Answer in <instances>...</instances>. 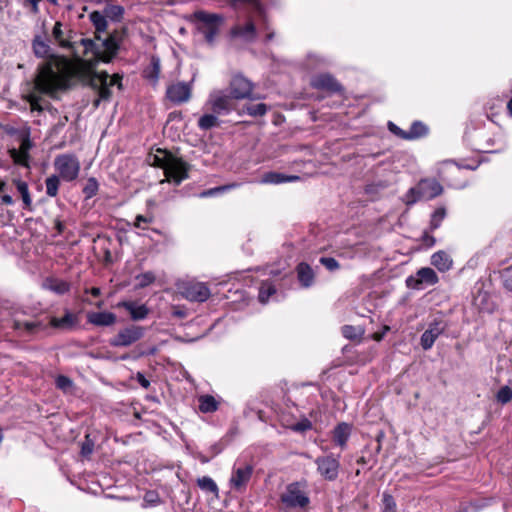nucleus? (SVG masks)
Segmentation results:
<instances>
[{
    "instance_id": "1",
    "label": "nucleus",
    "mask_w": 512,
    "mask_h": 512,
    "mask_svg": "<svg viewBox=\"0 0 512 512\" xmlns=\"http://www.w3.org/2000/svg\"><path fill=\"white\" fill-rule=\"evenodd\" d=\"M85 53L92 52L93 60L76 58L69 60L65 57L52 56L38 66L32 87L24 95L29 103L31 112H42L45 107L42 104V95L55 97L58 92L66 90L71 81L89 82L97 91L98 98L94 106L98 107L101 101H107L111 97V87H122L121 77L118 74L110 76L107 72H96L95 65L98 62L109 63L116 55L118 45L113 37H108L96 43L92 39H81Z\"/></svg>"
},
{
    "instance_id": "2",
    "label": "nucleus",
    "mask_w": 512,
    "mask_h": 512,
    "mask_svg": "<svg viewBox=\"0 0 512 512\" xmlns=\"http://www.w3.org/2000/svg\"><path fill=\"white\" fill-rule=\"evenodd\" d=\"M234 3L244 2L250 6L244 24H237L231 29V36L245 42H253L257 37V28L269 30L265 10L259 0H232Z\"/></svg>"
},
{
    "instance_id": "3",
    "label": "nucleus",
    "mask_w": 512,
    "mask_h": 512,
    "mask_svg": "<svg viewBox=\"0 0 512 512\" xmlns=\"http://www.w3.org/2000/svg\"><path fill=\"white\" fill-rule=\"evenodd\" d=\"M158 153L154 156L153 164L164 170L167 181L179 185L188 178L189 166L185 161L161 149Z\"/></svg>"
},
{
    "instance_id": "4",
    "label": "nucleus",
    "mask_w": 512,
    "mask_h": 512,
    "mask_svg": "<svg viewBox=\"0 0 512 512\" xmlns=\"http://www.w3.org/2000/svg\"><path fill=\"white\" fill-rule=\"evenodd\" d=\"M192 17L196 30L203 35L209 45H213L224 24V17L202 10L196 11Z\"/></svg>"
},
{
    "instance_id": "5",
    "label": "nucleus",
    "mask_w": 512,
    "mask_h": 512,
    "mask_svg": "<svg viewBox=\"0 0 512 512\" xmlns=\"http://www.w3.org/2000/svg\"><path fill=\"white\" fill-rule=\"evenodd\" d=\"M443 192L442 185L431 178L421 179L415 187L410 188L404 196L407 205H413L421 200H431L441 195Z\"/></svg>"
},
{
    "instance_id": "6",
    "label": "nucleus",
    "mask_w": 512,
    "mask_h": 512,
    "mask_svg": "<svg viewBox=\"0 0 512 512\" xmlns=\"http://www.w3.org/2000/svg\"><path fill=\"white\" fill-rule=\"evenodd\" d=\"M234 99L224 89H215L209 93V96L204 104V109L212 111L221 116L228 115L234 110Z\"/></svg>"
},
{
    "instance_id": "7",
    "label": "nucleus",
    "mask_w": 512,
    "mask_h": 512,
    "mask_svg": "<svg viewBox=\"0 0 512 512\" xmlns=\"http://www.w3.org/2000/svg\"><path fill=\"white\" fill-rule=\"evenodd\" d=\"M54 167L58 172V177L66 182L77 179L80 172V162L73 154H60L54 160Z\"/></svg>"
},
{
    "instance_id": "8",
    "label": "nucleus",
    "mask_w": 512,
    "mask_h": 512,
    "mask_svg": "<svg viewBox=\"0 0 512 512\" xmlns=\"http://www.w3.org/2000/svg\"><path fill=\"white\" fill-rule=\"evenodd\" d=\"M280 499L287 508H304L310 502L307 493L298 482L289 484L281 494Z\"/></svg>"
},
{
    "instance_id": "9",
    "label": "nucleus",
    "mask_w": 512,
    "mask_h": 512,
    "mask_svg": "<svg viewBox=\"0 0 512 512\" xmlns=\"http://www.w3.org/2000/svg\"><path fill=\"white\" fill-rule=\"evenodd\" d=\"M145 333V329L138 325H129L121 329L109 343L113 347H128L140 340Z\"/></svg>"
},
{
    "instance_id": "10",
    "label": "nucleus",
    "mask_w": 512,
    "mask_h": 512,
    "mask_svg": "<svg viewBox=\"0 0 512 512\" xmlns=\"http://www.w3.org/2000/svg\"><path fill=\"white\" fill-rule=\"evenodd\" d=\"M439 278L436 272L429 267L419 269L415 274L410 275L406 279V285L410 289L422 290L428 286L438 283Z\"/></svg>"
},
{
    "instance_id": "11",
    "label": "nucleus",
    "mask_w": 512,
    "mask_h": 512,
    "mask_svg": "<svg viewBox=\"0 0 512 512\" xmlns=\"http://www.w3.org/2000/svg\"><path fill=\"white\" fill-rule=\"evenodd\" d=\"M317 472L327 481H334L338 478L340 471L339 457L333 454L320 456L315 459Z\"/></svg>"
},
{
    "instance_id": "12",
    "label": "nucleus",
    "mask_w": 512,
    "mask_h": 512,
    "mask_svg": "<svg viewBox=\"0 0 512 512\" xmlns=\"http://www.w3.org/2000/svg\"><path fill=\"white\" fill-rule=\"evenodd\" d=\"M253 466L250 464H235L229 479L230 487L238 492H243L253 474Z\"/></svg>"
},
{
    "instance_id": "13",
    "label": "nucleus",
    "mask_w": 512,
    "mask_h": 512,
    "mask_svg": "<svg viewBox=\"0 0 512 512\" xmlns=\"http://www.w3.org/2000/svg\"><path fill=\"white\" fill-rule=\"evenodd\" d=\"M228 93L234 100L252 99L253 84L242 75H235L229 85Z\"/></svg>"
},
{
    "instance_id": "14",
    "label": "nucleus",
    "mask_w": 512,
    "mask_h": 512,
    "mask_svg": "<svg viewBox=\"0 0 512 512\" xmlns=\"http://www.w3.org/2000/svg\"><path fill=\"white\" fill-rule=\"evenodd\" d=\"M446 328L447 324L442 319H435L432 322H430L428 328L421 335V347L424 350L431 349L437 338L445 332Z\"/></svg>"
},
{
    "instance_id": "15",
    "label": "nucleus",
    "mask_w": 512,
    "mask_h": 512,
    "mask_svg": "<svg viewBox=\"0 0 512 512\" xmlns=\"http://www.w3.org/2000/svg\"><path fill=\"white\" fill-rule=\"evenodd\" d=\"M191 94L192 84L186 82H177L172 84L166 91L167 98L175 104L188 102L191 98Z\"/></svg>"
},
{
    "instance_id": "16",
    "label": "nucleus",
    "mask_w": 512,
    "mask_h": 512,
    "mask_svg": "<svg viewBox=\"0 0 512 512\" xmlns=\"http://www.w3.org/2000/svg\"><path fill=\"white\" fill-rule=\"evenodd\" d=\"M181 293L187 300L195 302H204L211 295L210 289L201 282L184 285Z\"/></svg>"
},
{
    "instance_id": "17",
    "label": "nucleus",
    "mask_w": 512,
    "mask_h": 512,
    "mask_svg": "<svg viewBox=\"0 0 512 512\" xmlns=\"http://www.w3.org/2000/svg\"><path fill=\"white\" fill-rule=\"evenodd\" d=\"M352 433V425L341 422L332 431V439L336 446L344 449Z\"/></svg>"
},
{
    "instance_id": "18",
    "label": "nucleus",
    "mask_w": 512,
    "mask_h": 512,
    "mask_svg": "<svg viewBox=\"0 0 512 512\" xmlns=\"http://www.w3.org/2000/svg\"><path fill=\"white\" fill-rule=\"evenodd\" d=\"M298 180H300V177L297 175H286L284 173L270 171L262 175L259 183L277 185L287 182H295Z\"/></svg>"
},
{
    "instance_id": "19",
    "label": "nucleus",
    "mask_w": 512,
    "mask_h": 512,
    "mask_svg": "<svg viewBox=\"0 0 512 512\" xmlns=\"http://www.w3.org/2000/svg\"><path fill=\"white\" fill-rule=\"evenodd\" d=\"M87 320L89 323L100 326L107 327L111 326L116 322V315L112 312H91L87 315Z\"/></svg>"
},
{
    "instance_id": "20",
    "label": "nucleus",
    "mask_w": 512,
    "mask_h": 512,
    "mask_svg": "<svg viewBox=\"0 0 512 512\" xmlns=\"http://www.w3.org/2000/svg\"><path fill=\"white\" fill-rule=\"evenodd\" d=\"M311 85L317 89H324L333 92L340 90V85L329 74H320L315 76L311 81Z\"/></svg>"
},
{
    "instance_id": "21",
    "label": "nucleus",
    "mask_w": 512,
    "mask_h": 512,
    "mask_svg": "<svg viewBox=\"0 0 512 512\" xmlns=\"http://www.w3.org/2000/svg\"><path fill=\"white\" fill-rule=\"evenodd\" d=\"M297 278L302 287L308 288L313 285L315 274L313 269L305 262H301L296 267Z\"/></svg>"
},
{
    "instance_id": "22",
    "label": "nucleus",
    "mask_w": 512,
    "mask_h": 512,
    "mask_svg": "<svg viewBox=\"0 0 512 512\" xmlns=\"http://www.w3.org/2000/svg\"><path fill=\"white\" fill-rule=\"evenodd\" d=\"M77 323H78L77 316L68 310L65 312V315L63 317H61V318L52 317L50 319V325L53 328L63 329V330L71 329V328L75 327L77 325Z\"/></svg>"
},
{
    "instance_id": "23",
    "label": "nucleus",
    "mask_w": 512,
    "mask_h": 512,
    "mask_svg": "<svg viewBox=\"0 0 512 512\" xmlns=\"http://www.w3.org/2000/svg\"><path fill=\"white\" fill-rule=\"evenodd\" d=\"M119 306L125 308L129 313L133 320H142L145 319L149 313L148 308L144 304H137L132 301H125L119 303Z\"/></svg>"
},
{
    "instance_id": "24",
    "label": "nucleus",
    "mask_w": 512,
    "mask_h": 512,
    "mask_svg": "<svg viewBox=\"0 0 512 512\" xmlns=\"http://www.w3.org/2000/svg\"><path fill=\"white\" fill-rule=\"evenodd\" d=\"M219 114L212 111L204 113L197 122V126L200 130L207 131L214 127L220 126Z\"/></svg>"
},
{
    "instance_id": "25",
    "label": "nucleus",
    "mask_w": 512,
    "mask_h": 512,
    "mask_svg": "<svg viewBox=\"0 0 512 512\" xmlns=\"http://www.w3.org/2000/svg\"><path fill=\"white\" fill-rule=\"evenodd\" d=\"M431 264L435 266L439 271H448L452 266V259L444 251H438L431 257Z\"/></svg>"
},
{
    "instance_id": "26",
    "label": "nucleus",
    "mask_w": 512,
    "mask_h": 512,
    "mask_svg": "<svg viewBox=\"0 0 512 512\" xmlns=\"http://www.w3.org/2000/svg\"><path fill=\"white\" fill-rule=\"evenodd\" d=\"M198 407L202 413H213L218 410L219 402L212 395H201L198 397Z\"/></svg>"
},
{
    "instance_id": "27",
    "label": "nucleus",
    "mask_w": 512,
    "mask_h": 512,
    "mask_svg": "<svg viewBox=\"0 0 512 512\" xmlns=\"http://www.w3.org/2000/svg\"><path fill=\"white\" fill-rule=\"evenodd\" d=\"M43 286L45 289L60 295L69 291V284L64 280L56 278H47Z\"/></svg>"
},
{
    "instance_id": "28",
    "label": "nucleus",
    "mask_w": 512,
    "mask_h": 512,
    "mask_svg": "<svg viewBox=\"0 0 512 512\" xmlns=\"http://www.w3.org/2000/svg\"><path fill=\"white\" fill-rule=\"evenodd\" d=\"M13 183L17 192L20 194L22 198L23 207L25 209L30 210L32 205V199L29 193L28 184L25 181H22L21 179H15Z\"/></svg>"
},
{
    "instance_id": "29",
    "label": "nucleus",
    "mask_w": 512,
    "mask_h": 512,
    "mask_svg": "<svg viewBox=\"0 0 512 512\" xmlns=\"http://www.w3.org/2000/svg\"><path fill=\"white\" fill-rule=\"evenodd\" d=\"M198 487L205 492L212 493L216 498L219 497V489L216 482L209 476H203L197 479Z\"/></svg>"
},
{
    "instance_id": "30",
    "label": "nucleus",
    "mask_w": 512,
    "mask_h": 512,
    "mask_svg": "<svg viewBox=\"0 0 512 512\" xmlns=\"http://www.w3.org/2000/svg\"><path fill=\"white\" fill-rule=\"evenodd\" d=\"M52 36L54 38V40L63 48H69V49H72L73 48V44L72 42L65 37L64 35V31L62 30V24L61 22H56L54 27H53V31H52Z\"/></svg>"
},
{
    "instance_id": "31",
    "label": "nucleus",
    "mask_w": 512,
    "mask_h": 512,
    "mask_svg": "<svg viewBox=\"0 0 512 512\" xmlns=\"http://www.w3.org/2000/svg\"><path fill=\"white\" fill-rule=\"evenodd\" d=\"M268 107L264 103L258 104H247L243 107L242 111L239 112V115H243L247 113L250 116L258 117L263 116L267 113Z\"/></svg>"
},
{
    "instance_id": "32",
    "label": "nucleus",
    "mask_w": 512,
    "mask_h": 512,
    "mask_svg": "<svg viewBox=\"0 0 512 512\" xmlns=\"http://www.w3.org/2000/svg\"><path fill=\"white\" fill-rule=\"evenodd\" d=\"M89 17L97 32L106 31L108 22L101 12L94 11L90 14Z\"/></svg>"
},
{
    "instance_id": "33",
    "label": "nucleus",
    "mask_w": 512,
    "mask_h": 512,
    "mask_svg": "<svg viewBox=\"0 0 512 512\" xmlns=\"http://www.w3.org/2000/svg\"><path fill=\"white\" fill-rule=\"evenodd\" d=\"M160 59L156 56L151 58V63L149 69L146 71V77L156 83L160 76Z\"/></svg>"
},
{
    "instance_id": "34",
    "label": "nucleus",
    "mask_w": 512,
    "mask_h": 512,
    "mask_svg": "<svg viewBox=\"0 0 512 512\" xmlns=\"http://www.w3.org/2000/svg\"><path fill=\"white\" fill-rule=\"evenodd\" d=\"M33 51L37 57L45 58L50 54V46L39 37L33 41Z\"/></svg>"
},
{
    "instance_id": "35",
    "label": "nucleus",
    "mask_w": 512,
    "mask_h": 512,
    "mask_svg": "<svg viewBox=\"0 0 512 512\" xmlns=\"http://www.w3.org/2000/svg\"><path fill=\"white\" fill-rule=\"evenodd\" d=\"M427 127L420 121H415L408 131L409 140L420 138L427 134Z\"/></svg>"
},
{
    "instance_id": "36",
    "label": "nucleus",
    "mask_w": 512,
    "mask_h": 512,
    "mask_svg": "<svg viewBox=\"0 0 512 512\" xmlns=\"http://www.w3.org/2000/svg\"><path fill=\"white\" fill-rule=\"evenodd\" d=\"M276 288L272 283L264 282L259 289V301L263 304L267 303L270 296L274 295Z\"/></svg>"
},
{
    "instance_id": "37",
    "label": "nucleus",
    "mask_w": 512,
    "mask_h": 512,
    "mask_svg": "<svg viewBox=\"0 0 512 512\" xmlns=\"http://www.w3.org/2000/svg\"><path fill=\"white\" fill-rule=\"evenodd\" d=\"M60 178L57 175H52L45 180L46 194L50 197H55L58 193Z\"/></svg>"
},
{
    "instance_id": "38",
    "label": "nucleus",
    "mask_w": 512,
    "mask_h": 512,
    "mask_svg": "<svg viewBox=\"0 0 512 512\" xmlns=\"http://www.w3.org/2000/svg\"><path fill=\"white\" fill-rule=\"evenodd\" d=\"M446 217V209L444 207L437 208L431 215L430 227L432 230L440 227L442 221Z\"/></svg>"
},
{
    "instance_id": "39",
    "label": "nucleus",
    "mask_w": 512,
    "mask_h": 512,
    "mask_svg": "<svg viewBox=\"0 0 512 512\" xmlns=\"http://www.w3.org/2000/svg\"><path fill=\"white\" fill-rule=\"evenodd\" d=\"M56 387L63 391L64 393H72L73 390V382L72 380L64 375L57 376L55 380Z\"/></svg>"
},
{
    "instance_id": "40",
    "label": "nucleus",
    "mask_w": 512,
    "mask_h": 512,
    "mask_svg": "<svg viewBox=\"0 0 512 512\" xmlns=\"http://www.w3.org/2000/svg\"><path fill=\"white\" fill-rule=\"evenodd\" d=\"M98 189L99 184L97 180L94 177H90L83 188V193L87 199H90L97 194Z\"/></svg>"
},
{
    "instance_id": "41",
    "label": "nucleus",
    "mask_w": 512,
    "mask_h": 512,
    "mask_svg": "<svg viewBox=\"0 0 512 512\" xmlns=\"http://www.w3.org/2000/svg\"><path fill=\"white\" fill-rule=\"evenodd\" d=\"M10 153V157L13 159V161L18 164V165H22V166H25V167H28L29 166V154H22L21 153V150L19 149H11L9 151Z\"/></svg>"
},
{
    "instance_id": "42",
    "label": "nucleus",
    "mask_w": 512,
    "mask_h": 512,
    "mask_svg": "<svg viewBox=\"0 0 512 512\" xmlns=\"http://www.w3.org/2000/svg\"><path fill=\"white\" fill-rule=\"evenodd\" d=\"M397 506L392 495L384 493L382 496V512H396Z\"/></svg>"
},
{
    "instance_id": "43",
    "label": "nucleus",
    "mask_w": 512,
    "mask_h": 512,
    "mask_svg": "<svg viewBox=\"0 0 512 512\" xmlns=\"http://www.w3.org/2000/svg\"><path fill=\"white\" fill-rule=\"evenodd\" d=\"M496 399L501 404H507L512 399V389L509 386H503L496 394Z\"/></svg>"
},
{
    "instance_id": "44",
    "label": "nucleus",
    "mask_w": 512,
    "mask_h": 512,
    "mask_svg": "<svg viewBox=\"0 0 512 512\" xmlns=\"http://www.w3.org/2000/svg\"><path fill=\"white\" fill-rule=\"evenodd\" d=\"M40 322H37V321H25V322H21V321H16L15 322V328L16 329H23V330H26L28 333H34L35 331H37V329L40 327Z\"/></svg>"
},
{
    "instance_id": "45",
    "label": "nucleus",
    "mask_w": 512,
    "mask_h": 512,
    "mask_svg": "<svg viewBox=\"0 0 512 512\" xmlns=\"http://www.w3.org/2000/svg\"><path fill=\"white\" fill-rule=\"evenodd\" d=\"M136 279L138 281V286L140 288H144L146 286H149L150 284H152L155 281V275L153 272L147 271L142 274H139L136 277Z\"/></svg>"
},
{
    "instance_id": "46",
    "label": "nucleus",
    "mask_w": 512,
    "mask_h": 512,
    "mask_svg": "<svg viewBox=\"0 0 512 512\" xmlns=\"http://www.w3.org/2000/svg\"><path fill=\"white\" fill-rule=\"evenodd\" d=\"M319 262L330 272L336 271L340 268L339 262L332 257H321Z\"/></svg>"
},
{
    "instance_id": "47",
    "label": "nucleus",
    "mask_w": 512,
    "mask_h": 512,
    "mask_svg": "<svg viewBox=\"0 0 512 512\" xmlns=\"http://www.w3.org/2000/svg\"><path fill=\"white\" fill-rule=\"evenodd\" d=\"M501 279L504 287L507 290L512 291V266L501 272Z\"/></svg>"
},
{
    "instance_id": "48",
    "label": "nucleus",
    "mask_w": 512,
    "mask_h": 512,
    "mask_svg": "<svg viewBox=\"0 0 512 512\" xmlns=\"http://www.w3.org/2000/svg\"><path fill=\"white\" fill-rule=\"evenodd\" d=\"M235 187H238V184H232V185H226V186H222V187L211 188V189L201 192L200 197L204 198V197L214 196L221 191H226V190H229V189L235 188Z\"/></svg>"
},
{
    "instance_id": "49",
    "label": "nucleus",
    "mask_w": 512,
    "mask_h": 512,
    "mask_svg": "<svg viewBox=\"0 0 512 512\" xmlns=\"http://www.w3.org/2000/svg\"><path fill=\"white\" fill-rule=\"evenodd\" d=\"M160 502V499H159V496L157 495V493H155L154 491H148L146 492L145 496H144V507H148V506H155L157 504H159Z\"/></svg>"
},
{
    "instance_id": "50",
    "label": "nucleus",
    "mask_w": 512,
    "mask_h": 512,
    "mask_svg": "<svg viewBox=\"0 0 512 512\" xmlns=\"http://www.w3.org/2000/svg\"><path fill=\"white\" fill-rule=\"evenodd\" d=\"M388 129L394 135H396V136H398V137H400L402 139L409 140V138H408V131L402 130L401 128H399L396 124H394L391 121L388 122Z\"/></svg>"
},
{
    "instance_id": "51",
    "label": "nucleus",
    "mask_w": 512,
    "mask_h": 512,
    "mask_svg": "<svg viewBox=\"0 0 512 512\" xmlns=\"http://www.w3.org/2000/svg\"><path fill=\"white\" fill-rule=\"evenodd\" d=\"M124 14V8L119 5H114L109 9V16L113 19L119 20Z\"/></svg>"
},
{
    "instance_id": "52",
    "label": "nucleus",
    "mask_w": 512,
    "mask_h": 512,
    "mask_svg": "<svg viewBox=\"0 0 512 512\" xmlns=\"http://www.w3.org/2000/svg\"><path fill=\"white\" fill-rule=\"evenodd\" d=\"M31 148H32V142H31L29 136H24L21 139L19 150H21L22 154H29V151Z\"/></svg>"
},
{
    "instance_id": "53",
    "label": "nucleus",
    "mask_w": 512,
    "mask_h": 512,
    "mask_svg": "<svg viewBox=\"0 0 512 512\" xmlns=\"http://www.w3.org/2000/svg\"><path fill=\"white\" fill-rule=\"evenodd\" d=\"M93 451V443L87 438L81 447V453L83 456H88Z\"/></svg>"
},
{
    "instance_id": "54",
    "label": "nucleus",
    "mask_w": 512,
    "mask_h": 512,
    "mask_svg": "<svg viewBox=\"0 0 512 512\" xmlns=\"http://www.w3.org/2000/svg\"><path fill=\"white\" fill-rule=\"evenodd\" d=\"M322 63H324V59L319 57L318 55H315V54L308 55V64L307 65L309 67L317 66Z\"/></svg>"
},
{
    "instance_id": "55",
    "label": "nucleus",
    "mask_w": 512,
    "mask_h": 512,
    "mask_svg": "<svg viewBox=\"0 0 512 512\" xmlns=\"http://www.w3.org/2000/svg\"><path fill=\"white\" fill-rule=\"evenodd\" d=\"M153 221L152 217H146L143 215H138L135 219L134 226L136 228H143L142 223H151Z\"/></svg>"
},
{
    "instance_id": "56",
    "label": "nucleus",
    "mask_w": 512,
    "mask_h": 512,
    "mask_svg": "<svg viewBox=\"0 0 512 512\" xmlns=\"http://www.w3.org/2000/svg\"><path fill=\"white\" fill-rule=\"evenodd\" d=\"M137 381L143 388H148L150 386V382L145 378L142 373L137 374Z\"/></svg>"
},
{
    "instance_id": "57",
    "label": "nucleus",
    "mask_w": 512,
    "mask_h": 512,
    "mask_svg": "<svg viewBox=\"0 0 512 512\" xmlns=\"http://www.w3.org/2000/svg\"><path fill=\"white\" fill-rule=\"evenodd\" d=\"M311 428V423L306 420L304 422H301V423H298L296 426H295V429L297 431H305L307 429Z\"/></svg>"
},
{
    "instance_id": "58",
    "label": "nucleus",
    "mask_w": 512,
    "mask_h": 512,
    "mask_svg": "<svg viewBox=\"0 0 512 512\" xmlns=\"http://www.w3.org/2000/svg\"><path fill=\"white\" fill-rule=\"evenodd\" d=\"M68 122V117L67 116H63L59 119L58 123L55 125V130L58 131L59 129H61L62 127L65 126V124Z\"/></svg>"
},
{
    "instance_id": "59",
    "label": "nucleus",
    "mask_w": 512,
    "mask_h": 512,
    "mask_svg": "<svg viewBox=\"0 0 512 512\" xmlns=\"http://www.w3.org/2000/svg\"><path fill=\"white\" fill-rule=\"evenodd\" d=\"M354 328L352 326H344L343 327V334L346 338H353L354 335L352 334V331Z\"/></svg>"
},
{
    "instance_id": "60",
    "label": "nucleus",
    "mask_w": 512,
    "mask_h": 512,
    "mask_svg": "<svg viewBox=\"0 0 512 512\" xmlns=\"http://www.w3.org/2000/svg\"><path fill=\"white\" fill-rule=\"evenodd\" d=\"M26 1L33 6V12L38 11V3L40 0H26Z\"/></svg>"
},
{
    "instance_id": "61",
    "label": "nucleus",
    "mask_w": 512,
    "mask_h": 512,
    "mask_svg": "<svg viewBox=\"0 0 512 512\" xmlns=\"http://www.w3.org/2000/svg\"><path fill=\"white\" fill-rule=\"evenodd\" d=\"M2 201L5 203V204H8V205H11L13 203V199L10 195H4L2 197Z\"/></svg>"
},
{
    "instance_id": "62",
    "label": "nucleus",
    "mask_w": 512,
    "mask_h": 512,
    "mask_svg": "<svg viewBox=\"0 0 512 512\" xmlns=\"http://www.w3.org/2000/svg\"><path fill=\"white\" fill-rule=\"evenodd\" d=\"M90 293H91L94 297H98V296L100 295L101 291H100V288H98V287H93V288H91Z\"/></svg>"
},
{
    "instance_id": "63",
    "label": "nucleus",
    "mask_w": 512,
    "mask_h": 512,
    "mask_svg": "<svg viewBox=\"0 0 512 512\" xmlns=\"http://www.w3.org/2000/svg\"><path fill=\"white\" fill-rule=\"evenodd\" d=\"M388 330H389V327H388V326H385V328H384V332H383L382 334H379V335H378V334H376V335H375V339H376L377 341H380V340L383 338L384 334H385Z\"/></svg>"
},
{
    "instance_id": "64",
    "label": "nucleus",
    "mask_w": 512,
    "mask_h": 512,
    "mask_svg": "<svg viewBox=\"0 0 512 512\" xmlns=\"http://www.w3.org/2000/svg\"><path fill=\"white\" fill-rule=\"evenodd\" d=\"M507 109H508L510 116H512V98L509 100V102L507 104Z\"/></svg>"
}]
</instances>
